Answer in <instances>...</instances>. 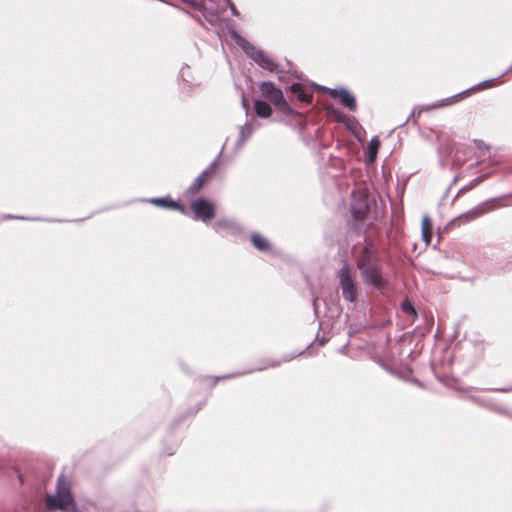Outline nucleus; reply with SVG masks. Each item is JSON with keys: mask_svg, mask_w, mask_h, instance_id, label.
Wrapping results in <instances>:
<instances>
[{"mask_svg": "<svg viewBox=\"0 0 512 512\" xmlns=\"http://www.w3.org/2000/svg\"><path fill=\"white\" fill-rule=\"evenodd\" d=\"M46 503L51 509H58L63 512L77 511L69 484L64 476L58 478L56 493L55 495L47 496Z\"/></svg>", "mask_w": 512, "mask_h": 512, "instance_id": "f257e3e1", "label": "nucleus"}, {"mask_svg": "<svg viewBox=\"0 0 512 512\" xmlns=\"http://www.w3.org/2000/svg\"><path fill=\"white\" fill-rule=\"evenodd\" d=\"M361 271V276L365 283L371 284L380 289L384 285V280L379 272L376 261L372 258L371 251L365 248L357 262Z\"/></svg>", "mask_w": 512, "mask_h": 512, "instance_id": "f03ea898", "label": "nucleus"}, {"mask_svg": "<svg viewBox=\"0 0 512 512\" xmlns=\"http://www.w3.org/2000/svg\"><path fill=\"white\" fill-rule=\"evenodd\" d=\"M233 39L236 43L244 50V52L261 68L271 72V73H279L278 65L264 52L261 50H257L253 45H251L247 40L243 37L239 36L236 32L232 33Z\"/></svg>", "mask_w": 512, "mask_h": 512, "instance_id": "7ed1b4c3", "label": "nucleus"}, {"mask_svg": "<svg viewBox=\"0 0 512 512\" xmlns=\"http://www.w3.org/2000/svg\"><path fill=\"white\" fill-rule=\"evenodd\" d=\"M183 2L199 9L203 17L211 24L216 25L219 15L224 11V3L229 0H182Z\"/></svg>", "mask_w": 512, "mask_h": 512, "instance_id": "20e7f679", "label": "nucleus"}, {"mask_svg": "<svg viewBox=\"0 0 512 512\" xmlns=\"http://www.w3.org/2000/svg\"><path fill=\"white\" fill-rule=\"evenodd\" d=\"M259 88L261 94L270 100L279 111L285 114L291 113L292 110L286 102L282 91L272 82L264 81L260 84Z\"/></svg>", "mask_w": 512, "mask_h": 512, "instance_id": "39448f33", "label": "nucleus"}, {"mask_svg": "<svg viewBox=\"0 0 512 512\" xmlns=\"http://www.w3.org/2000/svg\"><path fill=\"white\" fill-rule=\"evenodd\" d=\"M337 275L339 278V284L343 297L350 302H354L357 297V287L354 280L352 279L349 266L344 264L339 269Z\"/></svg>", "mask_w": 512, "mask_h": 512, "instance_id": "423d86ee", "label": "nucleus"}, {"mask_svg": "<svg viewBox=\"0 0 512 512\" xmlns=\"http://www.w3.org/2000/svg\"><path fill=\"white\" fill-rule=\"evenodd\" d=\"M370 210V200L362 190L352 193L351 212L356 220H363Z\"/></svg>", "mask_w": 512, "mask_h": 512, "instance_id": "0eeeda50", "label": "nucleus"}, {"mask_svg": "<svg viewBox=\"0 0 512 512\" xmlns=\"http://www.w3.org/2000/svg\"><path fill=\"white\" fill-rule=\"evenodd\" d=\"M494 81H495V79L485 80V81L477 84L476 86L470 88L467 91L461 92V93H459L457 95H454L452 97H448V98H445V99L438 100L437 102H435L432 105L428 106L427 109H438V108H442V107H445V106L452 105V104L458 102L460 99H463L468 94V92H470V91H479V90H482V89H486V88L492 87Z\"/></svg>", "mask_w": 512, "mask_h": 512, "instance_id": "6e6552de", "label": "nucleus"}, {"mask_svg": "<svg viewBox=\"0 0 512 512\" xmlns=\"http://www.w3.org/2000/svg\"><path fill=\"white\" fill-rule=\"evenodd\" d=\"M191 209L195 218L203 222L210 221L215 216L214 204L204 198H197L194 200L191 203Z\"/></svg>", "mask_w": 512, "mask_h": 512, "instance_id": "1a4fd4ad", "label": "nucleus"}, {"mask_svg": "<svg viewBox=\"0 0 512 512\" xmlns=\"http://www.w3.org/2000/svg\"><path fill=\"white\" fill-rule=\"evenodd\" d=\"M319 89L325 90L333 99L338 100L344 107L349 110L356 109L355 97L346 89H329L322 86H318Z\"/></svg>", "mask_w": 512, "mask_h": 512, "instance_id": "9d476101", "label": "nucleus"}, {"mask_svg": "<svg viewBox=\"0 0 512 512\" xmlns=\"http://www.w3.org/2000/svg\"><path fill=\"white\" fill-rule=\"evenodd\" d=\"M485 212H486L485 204H482V205H479V206L473 208L472 210L460 215L458 217V220L460 222L466 223V222H469L471 220H474V219L482 216Z\"/></svg>", "mask_w": 512, "mask_h": 512, "instance_id": "9b49d317", "label": "nucleus"}, {"mask_svg": "<svg viewBox=\"0 0 512 512\" xmlns=\"http://www.w3.org/2000/svg\"><path fill=\"white\" fill-rule=\"evenodd\" d=\"M214 228L218 233L235 232L237 230V225L234 221L225 219L215 222Z\"/></svg>", "mask_w": 512, "mask_h": 512, "instance_id": "f8f14e48", "label": "nucleus"}, {"mask_svg": "<svg viewBox=\"0 0 512 512\" xmlns=\"http://www.w3.org/2000/svg\"><path fill=\"white\" fill-rule=\"evenodd\" d=\"M254 108H255L256 114L259 117L268 118L272 114V109H271L270 105L265 101L256 100L254 102Z\"/></svg>", "mask_w": 512, "mask_h": 512, "instance_id": "ddd939ff", "label": "nucleus"}, {"mask_svg": "<svg viewBox=\"0 0 512 512\" xmlns=\"http://www.w3.org/2000/svg\"><path fill=\"white\" fill-rule=\"evenodd\" d=\"M291 92L296 95V97L301 101L305 103H309L312 99L311 95L305 93L303 87L299 83H294L290 87Z\"/></svg>", "mask_w": 512, "mask_h": 512, "instance_id": "4468645a", "label": "nucleus"}, {"mask_svg": "<svg viewBox=\"0 0 512 512\" xmlns=\"http://www.w3.org/2000/svg\"><path fill=\"white\" fill-rule=\"evenodd\" d=\"M149 202L157 206L178 209L181 210L182 212L184 211L183 207L179 203L169 201L167 198H152L149 200Z\"/></svg>", "mask_w": 512, "mask_h": 512, "instance_id": "2eb2a0df", "label": "nucleus"}, {"mask_svg": "<svg viewBox=\"0 0 512 512\" xmlns=\"http://www.w3.org/2000/svg\"><path fill=\"white\" fill-rule=\"evenodd\" d=\"M422 238L428 245L431 241L432 235V224L428 216L422 218Z\"/></svg>", "mask_w": 512, "mask_h": 512, "instance_id": "dca6fc26", "label": "nucleus"}, {"mask_svg": "<svg viewBox=\"0 0 512 512\" xmlns=\"http://www.w3.org/2000/svg\"><path fill=\"white\" fill-rule=\"evenodd\" d=\"M379 147H380L379 139L377 137H373L367 147V154H368V159L370 162H373L376 159Z\"/></svg>", "mask_w": 512, "mask_h": 512, "instance_id": "f3484780", "label": "nucleus"}, {"mask_svg": "<svg viewBox=\"0 0 512 512\" xmlns=\"http://www.w3.org/2000/svg\"><path fill=\"white\" fill-rule=\"evenodd\" d=\"M213 172V167L205 170L201 175H199L195 180L194 182L192 183V185L190 186V191L192 193H196L199 191V189L203 186L204 182H205V177L212 173Z\"/></svg>", "mask_w": 512, "mask_h": 512, "instance_id": "a211bd4d", "label": "nucleus"}, {"mask_svg": "<svg viewBox=\"0 0 512 512\" xmlns=\"http://www.w3.org/2000/svg\"><path fill=\"white\" fill-rule=\"evenodd\" d=\"M251 240H252L253 245L257 249H259L261 251L269 249V246H270L269 241L265 237H263L259 234H253L251 237Z\"/></svg>", "mask_w": 512, "mask_h": 512, "instance_id": "6ab92c4d", "label": "nucleus"}, {"mask_svg": "<svg viewBox=\"0 0 512 512\" xmlns=\"http://www.w3.org/2000/svg\"><path fill=\"white\" fill-rule=\"evenodd\" d=\"M253 126L251 123H245L240 127V143L243 144L253 133Z\"/></svg>", "mask_w": 512, "mask_h": 512, "instance_id": "aec40b11", "label": "nucleus"}, {"mask_svg": "<svg viewBox=\"0 0 512 512\" xmlns=\"http://www.w3.org/2000/svg\"><path fill=\"white\" fill-rule=\"evenodd\" d=\"M461 154H462V152L460 150L455 151V153L453 155V159H452L454 165H456V166L462 165L463 160L461 158Z\"/></svg>", "mask_w": 512, "mask_h": 512, "instance_id": "412c9836", "label": "nucleus"}, {"mask_svg": "<svg viewBox=\"0 0 512 512\" xmlns=\"http://www.w3.org/2000/svg\"><path fill=\"white\" fill-rule=\"evenodd\" d=\"M402 309H403L404 311H406V312H409V313H412V314L416 315V311H415V309H414V308H413V306H412L409 302H407V301H405V302H403V303H402Z\"/></svg>", "mask_w": 512, "mask_h": 512, "instance_id": "4be33fe9", "label": "nucleus"}, {"mask_svg": "<svg viewBox=\"0 0 512 512\" xmlns=\"http://www.w3.org/2000/svg\"><path fill=\"white\" fill-rule=\"evenodd\" d=\"M224 3V7L226 5H229L230 6V9H231V12L233 15L235 16H239V12L237 11L235 5L229 0V2H223Z\"/></svg>", "mask_w": 512, "mask_h": 512, "instance_id": "5701e85b", "label": "nucleus"}, {"mask_svg": "<svg viewBox=\"0 0 512 512\" xmlns=\"http://www.w3.org/2000/svg\"><path fill=\"white\" fill-rule=\"evenodd\" d=\"M242 104H243L244 107H246V102H245L244 98H242Z\"/></svg>", "mask_w": 512, "mask_h": 512, "instance_id": "b1692460", "label": "nucleus"}]
</instances>
